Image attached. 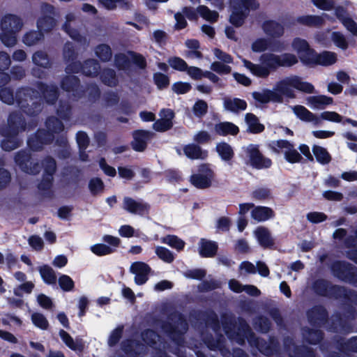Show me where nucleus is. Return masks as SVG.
<instances>
[{"label": "nucleus", "mask_w": 357, "mask_h": 357, "mask_svg": "<svg viewBox=\"0 0 357 357\" xmlns=\"http://www.w3.org/2000/svg\"><path fill=\"white\" fill-rule=\"evenodd\" d=\"M292 88L307 93H312L314 91V87L311 83L303 82L298 76L294 75L276 82L273 90L264 89L261 93L253 92L252 97L261 104H267L270 102L282 103L283 96L295 98L296 95Z\"/></svg>", "instance_id": "1"}, {"label": "nucleus", "mask_w": 357, "mask_h": 357, "mask_svg": "<svg viewBox=\"0 0 357 357\" xmlns=\"http://www.w3.org/2000/svg\"><path fill=\"white\" fill-rule=\"evenodd\" d=\"M260 64H255L249 60L243 59V66L255 76L267 78L271 72L279 68H290L298 62L297 56L291 53H283L280 55L273 53H264L259 56Z\"/></svg>", "instance_id": "2"}, {"label": "nucleus", "mask_w": 357, "mask_h": 357, "mask_svg": "<svg viewBox=\"0 0 357 357\" xmlns=\"http://www.w3.org/2000/svg\"><path fill=\"white\" fill-rule=\"evenodd\" d=\"M26 122L23 115L17 112L10 113L8 117V124L0 128V134L3 139L1 147L5 151H10L18 148L21 141L18 138L20 132L24 131Z\"/></svg>", "instance_id": "3"}, {"label": "nucleus", "mask_w": 357, "mask_h": 357, "mask_svg": "<svg viewBox=\"0 0 357 357\" xmlns=\"http://www.w3.org/2000/svg\"><path fill=\"white\" fill-rule=\"evenodd\" d=\"M15 102L22 112L29 116H38L43 107L38 91L29 86L17 89Z\"/></svg>", "instance_id": "4"}, {"label": "nucleus", "mask_w": 357, "mask_h": 357, "mask_svg": "<svg viewBox=\"0 0 357 357\" xmlns=\"http://www.w3.org/2000/svg\"><path fill=\"white\" fill-rule=\"evenodd\" d=\"M167 318L174 324L169 321H162L160 328L175 344L182 346L184 343V333L188 329L185 317L181 312L174 311Z\"/></svg>", "instance_id": "5"}, {"label": "nucleus", "mask_w": 357, "mask_h": 357, "mask_svg": "<svg viewBox=\"0 0 357 357\" xmlns=\"http://www.w3.org/2000/svg\"><path fill=\"white\" fill-rule=\"evenodd\" d=\"M312 288L315 294L334 299L350 298L357 299V292L354 290L347 289L346 287L333 284L328 280L323 278L315 280L312 284Z\"/></svg>", "instance_id": "6"}, {"label": "nucleus", "mask_w": 357, "mask_h": 357, "mask_svg": "<svg viewBox=\"0 0 357 357\" xmlns=\"http://www.w3.org/2000/svg\"><path fill=\"white\" fill-rule=\"evenodd\" d=\"M231 14L229 22L235 27L242 26L251 10L259 8L257 0H229Z\"/></svg>", "instance_id": "7"}, {"label": "nucleus", "mask_w": 357, "mask_h": 357, "mask_svg": "<svg viewBox=\"0 0 357 357\" xmlns=\"http://www.w3.org/2000/svg\"><path fill=\"white\" fill-rule=\"evenodd\" d=\"M23 26L22 19L14 14L5 15L0 23L1 33L0 39L6 47H13L17 43V33Z\"/></svg>", "instance_id": "8"}, {"label": "nucleus", "mask_w": 357, "mask_h": 357, "mask_svg": "<svg viewBox=\"0 0 357 357\" xmlns=\"http://www.w3.org/2000/svg\"><path fill=\"white\" fill-rule=\"evenodd\" d=\"M332 275L339 280L357 287V267L344 260H335L330 265Z\"/></svg>", "instance_id": "9"}, {"label": "nucleus", "mask_w": 357, "mask_h": 357, "mask_svg": "<svg viewBox=\"0 0 357 357\" xmlns=\"http://www.w3.org/2000/svg\"><path fill=\"white\" fill-rule=\"evenodd\" d=\"M248 159L247 164L256 169H269L273 165L271 158L265 156L259 149L258 144H250L245 150Z\"/></svg>", "instance_id": "10"}, {"label": "nucleus", "mask_w": 357, "mask_h": 357, "mask_svg": "<svg viewBox=\"0 0 357 357\" xmlns=\"http://www.w3.org/2000/svg\"><path fill=\"white\" fill-rule=\"evenodd\" d=\"M60 87L75 100L81 99L86 93V89L81 84L80 79L74 75L63 77L60 82Z\"/></svg>", "instance_id": "11"}, {"label": "nucleus", "mask_w": 357, "mask_h": 357, "mask_svg": "<svg viewBox=\"0 0 357 357\" xmlns=\"http://www.w3.org/2000/svg\"><path fill=\"white\" fill-rule=\"evenodd\" d=\"M214 176L215 173L210 165L203 163L198 166L197 173L190 176V182L197 189H206L211 186Z\"/></svg>", "instance_id": "12"}, {"label": "nucleus", "mask_w": 357, "mask_h": 357, "mask_svg": "<svg viewBox=\"0 0 357 357\" xmlns=\"http://www.w3.org/2000/svg\"><path fill=\"white\" fill-rule=\"evenodd\" d=\"M14 160L20 169L26 174L37 175L40 172V165L38 162L33 160L31 153L27 150L22 149L17 151Z\"/></svg>", "instance_id": "13"}, {"label": "nucleus", "mask_w": 357, "mask_h": 357, "mask_svg": "<svg viewBox=\"0 0 357 357\" xmlns=\"http://www.w3.org/2000/svg\"><path fill=\"white\" fill-rule=\"evenodd\" d=\"M54 135L44 128H38L27 140L28 147L33 151H41L45 145L52 143Z\"/></svg>", "instance_id": "14"}, {"label": "nucleus", "mask_w": 357, "mask_h": 357, "mask_svg": "<svg viewBox=\"0 0 357 357\" xmlns=\"http://www.w3.org/2000/svg\"><path fill=\"white\" fill-rule=\"evenodd\" d=\"M309 324L314 328L324 326L329 321V314L322 305H315L306 312Z\"/></svg>", "instance_id": "15"}, {"label": "nucleus", "mask_w": 357, "mask_h": 357, "mask_svg": "<svg viewBox=\"0 0 357 357\" xmlns=\"http://www.w3.org/2000/svg\"><path fill=\"white\" fill-rule=\"evenodd\" d=\"M122 208L133 215L144 216L149 214L151 205L143 199L136 200L130 197H124Z\"/></svg>", "instance_id": "16"}, {"label": "nucleus", "mask_w": 357, "mask_h": 357, "mask_svg": "<svg viewBox=\"0 0 357 357\" xmlns=\"http://www.w3.org/2000/svg\"><path fill=\"white\" fill-rule=\"evenodd\" d=\"M327 329L333 333L340 332L348 334L353 331V326L348 317H346L341 312H336L332 315L331 323Z\"/></svg>", "instance_id": "17"}, {"label": "nucleus", "mask_w": 357, "mask_h": 357, "mask_svg": "<svg viewBox=\"0 0 357 357\" xmlns=\"http://www.w3.org/2000/svg\"><path fill=\"white\" fill-rule=\"evenodd\" d=\"M245 323L247 322L244 319H241L239 322L238 331H236V324L234 322L231 321H225L222 322L223 331L227 337L231 340H234L239 345L241 346L245 344L247 336V333L241 329V326L245 324Z\"/></svg>", "instance_id": "18"}, {"label": "nucleus", "mask_w": 357, "mask_h": 357, "mask_svg": "<svg viewBox=\"0 0 357 357\" xmlns=\"http://www.w3.org/2000/svg\"><path fill=\"white\" fill-rule=\"evenodd\" d=\"M153 133L146 130H136L132 132L133 140L130 144L132 149L137 152H143L147 148L148 142L151 139Z\"/></svg>", "instance_id": "19"}, {"label": "nucleus", "mask_w": 357, "mask_h": 357, "mask_svg": "<svg viewBox=\"0 0 357 357\" xmlns=\"http://www.w3.org/2000/svg\"><path fill=\"white\" fill-rule=\"evenodd\" d=\"M36 86L47 104L53 105L57 102L59 96V90L56 85H49L43 82H38Z\"/></svg>", "instance_id": "20"}, {"label": "nucleus", "mask_w": 357, "mask_h": 357, "mask_svg": "<svg viewBox=\"0 0 357 357\" xmlns=\"http://www.w3.org/2000/svg\"><path fill=\"white\" fill-rule=\"evenodd\" d=\"M269 47L273 51H282L284 49L283 43L279 40L272 41L271 39L259 38L256 39L251 45L254 52H264Z\"/></svg>", "instance_id": "21"}, {"label": "nucleus", "mask_w": 357, "mask_h": 357, "mask_svg": "<svg viewBox=\"0 0 357 357\" xmlns=\"http://www.w3.org/2000/svg\"><path fill=\"white\" fill-rule=\"evenodd\" d=\"M259 245L264 249H275V240L272 237L269 229L264 226H259L254 231Z\"/></svg>", "instance_id": "22"}, {"label": "nucleus", "mask_w": 357, "mask_h": 357, "mask_svg": "<svg viewBox=\"0 0 357 357\" xmlns=\"http://www.w3.org/2000/svg\"><path fill=\"white\" fill-rule=\"evenodd\" d=\"M256 349L263 355L271 356L279 351L280 344L273 336L270 337L268 341L261 338L257 344Z\"/></svg>", "instance_id": "23"}, {"label": "nucleus", "mask_w": 357, "mask_h": 357, "mask_svg": "<svg viewBox=\"0 0 357 357\" xmlns=\"http://www.w3.org/2000/svg\"><path fill=\"white\" fill-rule=\"evenodd\" d=\"M161 114L165 116L155 121L153 128L157 132H166L173 127L172 119L174 117V112L171 109H163Z\"/></svg>", "instance_id": "24"}, {"label": "nucleus", "mask_w": 357, "mask_h": 357, "mask_svg": "<svg viewBox=\"0 0 357 357\" xmlns=\"http://www.w3.org/2000/svg\"><path fill=\"white\" fill-rule=\"evenodd\" d=\"M218 243L206 238H201L199 242V254L203 258L214 257L218 252Z\"/></svg>", "instance_id": "25"}, {"label": "nucleus", "mask_w": 357, "mask_h": 357, "mask_svg": "<svg viewBox=\"0 0 357 357\" xmlns=\"http://www.w3.org/2000/svg\"><path fill=\"white\" fill-rule=\"evenodd\" d=\"M333 342L340 352L357 353V336H353L347 340L342 337L335 336Z\"/></svg>", "instance_id": "26"}, {"label": "nucleus", "mask_w": 357, "mask_h": 357, "mask_svg": "<svg viewBox=\"0 0 357 357\" xmlns=\"http://www.w3.org/2000/svg\"><path fill=\"white\" fill-rule=\"evenodd\" d=\"M261 27L264 32L267 36L273 38H280L284 33V26L280 23L273 20H265Z\"/></svg>", "instance_id": "27"}, {"label": "nucleus", "mask_w": 357, "mask_h": 357, "mask_svg": "<svg viewBox=\"0 0 357 357\" xmlns=\"http://www.w3.org/2000/svg\"><path fill=\"white\" fill-rule=\"evenodd\" d=\"M275 211L270 207L255 206L251 211V218L257 222H266L275 217Z\"/></svg>", "instance_id": "28"}, {"label": "nucleus", "mask_w": 357, "mask_h": 357, "mask_svg": "<svg viewBox=\"0 0 357 357\" xmlns=\"http://www.w3.org/2000/svg\"><path fill=\"white\" fill-rule=\"evenodd\" d=\"M184 155L190 160L205 159L208 155L207 151L203 150L202 147L195 143L188 144L183 147Z\"/></svg>", "instance_id": "29"}, {"label": "nucleus", "mask_w": 357, "mask_h": 357, "mask_svg": "<svg viewBox=\"0 0 357 357\" xmlns=\"http://www.w3.org/2000/svg\"><path fill=\"white\" fill-rule=\"evenodd\" d=\"M303 340L309 344L316 345L320 343L324 337V333L322 331L316 328H310L308 327L303 328Z\"/></svg>", "instance_id": "30"}, {"label": "nucleus", "mask_w": 357, "mask_h": 357, "mask_svg": "<svg viewBox=\"0 0 357 357\" xmlns=\"http://www.w3.org/2000/svg\"><path fill=\"white\" fill-rule=\"evenodd\" d=\"M292 109L295 115L300 120L305 122H314L316 125L320 123V119L304 106L295 105L292 107Z\"/></svg>", "instance_id": "31"}, {"label": "nucleus", "mask_w": 357, "mask_h": 357, "mask_svg": "<svg viewBox=\"0 0 357 357\" xmlns=\"http://www.w3.org/2000/svg\"><path fill=\"white\" fill-rule=\"evenodd\" d=\"M217 135L220 136H236L239 133L238 127L229 121H224L216 123L214 127Z\"/></svg>", "instance_id": "32"}, {"label": "nucleus", "mask_w": 357, "mask_h": 357, "mask_svg": "<svg viewBox=\"0 0 357 357\" xmlns=\"http://www.w3.org/2000/svg\"><path fill=\"white\" fill-rule=\"evenodd\" d=\"M323 22V18L319 15H303L296 18H292L289 23L291 25H295L298 23L307 26H319Z\"/></svg>", "instance_id": "33"}, {"label": "nucleus", "mask_w": 357, "mask_h": 357, "mask_svg": "<svg viewBox=\"0 0 357 357\" xmlns=\"http://www.w3.org/2000/svg\"><path fill=\"white\" fill-rule=\"evenodd\" d=\"M224 108L233 113H238L244 111L248 107L246 101L238 98H225L223 102Z\"/></svg>", "instance_id": "34"}, {"label": "nucleus", "mask_w": 357, "mask_h": 357, "mask_svg": "<svg viewBox=\"0 0 357 357\" xmlns=\"http://www.w3.org/2000/svg\"><path fill=\"white\" fill-rule=\"evenodd\" d=\"M198 315L204 321L206 326L211 327L214 331L220 329L219 319L214 311H200Z\"/></svg>", "instance_id": "35"}, {"label": "nucleus", "mask_w": 357, "mask_h": 357, "mask_svg": "<svg viewBox=\"0 0 357 357\" xmlns=\"http://www.w3.org/2000/svg\"><path fill=\"white\" fill-rule=\"evenodd\" d=\"M100 70L99 62L94 59H86L82 63V73L87 77H94L98 75Z\"/></svg>", "instance_id": "36"}, {"label": "nucleus", "mask_w": 357, "mask_h": 357, "mask_svg": "<svg viewBox=\"0 0 357 357\" xmlns=\"http://www.w3.org/2000/svg\"><path fill=\"white\" fill-rule=\"evenodd\" d=\"M245 121L248 126V132L252 134L262 132L265 126L261 124L257 116L252 113H247L245 116Z\"/></svg>", "instance_id": "37"}, {"label": "nucleus", "mask_w": 357, "mask_h": 357, "mask_svg": "<svg viewBox=\"0 0 357 357\" xmlns=\"http://www.w3.org/2000/svg\"><path fill=\"white\" fill-rule=\"evenodd\" d=\"M100 79L107 86L115 87L119 84L116 71L112 68H104L100 74Z\"/></svg>", "instance_id": "38"}, {"label": "nucleus", "mask_w": 357, "mask_h": 357, "mask_svg": "<svg viewBox=\"0 0 357 357\" xmlns=\"http://www.w3.org/2000/svg\"><path fill=\"white\" fill-rule=\"evenodd\" d=\"M54 177L43 175L40 182L37 185L38 189L43 192V196L47 198H52L54 192L52 190Z\"/></svg>", "instance_id": "39"}, {"label": "nucleus", "mask_w": 357, "mask_h": 357, "mask_svg": "<svg viewBox=\"0 0 357 357\" xmlns=\"http://www.w3.org/2000/svg\"><path fill=\"white\" fill-rule=\"evenodd\" d=\"M337 61V55L335 53L324 51L317 54L314 66H328L334 64Z\"/></svg>", "instance_id": "40"}, {"label": "nucleus", "mask_w": 357, "mask_h": 357, "mask_svg": "<svg viewBox=\"0 0 357 357\" xmlns=\"http://www.w3.org/2000/svg\"><path fill=\"white\" fill-rule=\"evenodd\" d=\"M56 114L59 119L64 121H69L73 114V107L69 101L60 100L56 110Z\"/></svg>", "instance_id": "41"}, {"label": "nucleus", "mask_w": 357, "mask_h": 357, "mask_svg": "<svg viewBox=\"0 0 357 357\" xmlns=\"http://www.w3.org/2000/svg\"><path fill=\"white\" fill-rule=\"evenodd\" d=\"M102 6L108 10H113L119 6L123 10H130L132 3L129 0H98Z\"/></svg>", "instance_id": "42"}, {"label": "nucleus", "mask_w": 357, "mask_h": 357, "mask_svg": "<svg viewBox=\"0 0 357 357\" xmlns=\"http://www.w3.org/2000/svg\"><path fill=\"white\" fill-rule=\"evenodd\" d=\"M308 101L314 108L324 109L326 106L333 103V98L325 95H318L310 97Z\"/></svg>", "instance_id": "43"}, {"label": "nucleus", "mask_w": 357, "mask_h": 357, "mask_svg": "<svg viewBox=\"0 0 357 357\" xmlns=\"http://www.w3.org/2000/svg\"><path fill=\"white\" fill-rule=\"evenodd\" d=\"M215 150L220 158L224 161H229L234 156L232 147L227 142H222L216 145Z\"/></svg>", "instance_id": "44"}, {"label": "nucleus", "mask_w": 357, "mask_h": 357, "mask_svg": "<svg viewBox=\"0 0 357 357\" xmlns=\"http://www.w3.org/2000/svg\"><path fill=\"white\" fill-rule=\"evenodd\" d=\"M45 126L50 132L59 134L64 130V125L59 117L50 116L45 121Z\"/></svg>", "instance_id": "45"}, {"label": "nucleus", "mask_w": 357, "mask_h": 357, "mask_svg": "<svg viewBox=\"0 0 357 357\" xmlns=\"http://www.w3.org/2000/svg\"><path fill=\"white\" fill-rule=\"evenodd\" d=\"M95 54L102 62H108L112 57V52L110 46L102 43L95 47Z\"/></svg>", "instance_id": "46"}, {"label": "nucleus", "mask_w": 357, "mask_h": 357, "mask_svg": "<svg viewBox=\"0 0 357 357\" xmlns=\"http://www.w3.org/2000/svg\"><path fill=\"white\" fill-rule=\"evenodd\" d=\"M255 328L261 333H267L271 328L270 319L264 315H259L253 320Z\"/></svg>", "instance_id": "47"}, {"label": "nucleus", "mask_w": 357, "mask_h": 357, "mask_svg": "<svg viewBox=\"0 0 357 357\" xmlns=\"http://www.w3.org/2000/svg\"><path fill=\"white\" fill-rule=\"evenodd\" d=\"M55 25L56 20L50 15H43L37 20V27L43 33L51 31Z\"/></svg>", "instance_id": "48"}, {"label": "nucleus", "mask_w": 357, "mask_h": 357, "mask_svg": "<svg viewBox=\"0 0 357 357\" xmlns=\"http://www.w3.org/2000/svg\"><path fill=\"white\" fill-rule=\"evenodd\" d=\"M312 152L318 162L321 165L328 164L331 161V156L328 151L320 146L314 145L312 147Z\"/></svg>", "instance_id": "49"}, {"label": "nucleus", "mask_w": 357, "mask_h": 357, "mask_svg": "<svg viewBox=\"0 0 357 357\" xmlns=\"http://www.w3.org/2000/svg\"><path fill=\"white\" fill-rule=\"evenodd\" d=\"M39 272L44 282L47 284H54L56 282V276L54 270L48 265H44L39 269Z\"/></svg>", "instance_id": "50"}, {"label": "nucleus", "mask_w": 357, "mask_h": 357, "mask_svg": "<svg viewBox=\"0 0 357 357\" xmlns=\"http://www.w3.org/2000/svg\"><path fill=\"white\" fill-rule=\"evenodd\" d=\"M158 337V333L151 328L144 329L141 333L142 341L150 347H154L156 345Z\"/></svg>", "instance_id": "51"}, {"label": "nucleus", "mask_w": 357, "mask_h": 357, "mask_svg": "<svg viewBox=\"0 0 357 357\" xmlns=\"http://www.w3.org/2000/svg\"><path fill=\"white\" fill-rule=\"evenodd\" d=\"M32 60L35 65L44 68H49L52 65L48 55L43 51L36 52L33 54Z\"/></svg>", "instance_id": "52"}, {"label": "nucleus", "mask_w": 357, "mask_h": 357, "mask_svg": "<svg viewBox=\"0 0 357 357\" xmlns=\"http://www.w3.org/2000/svg\"><path fill=\"white\" fill-rule=\"evenodd\" d=\"M44 38L43 33L38 29V31H30L24 34L23 36V43L28 45L32 46L39 42Z\"/></svg>", "instance_id": "53"}, {"label": "nucleus", "mask_w": 357, "mask_h": 357, "mask_svg": "<svg viewBox=\"0 0 357 357\" xmlns=\"http://www.w3.org/2000/svg\"><path fill=\"white\" fill-rule=\"evenodd\" d=\"M42 165L44 169L43 175L53 176L56 171L55 159L50 155H47L43 160Z\"/></svg>", "instance_id": "54"}, {"label": "nucleus", "mask_w": 357, "mask_h": 357, "mask_svg": "<svg viewBox=\"0 0 357 357\" xmlns=\"http://www.w3.org/2000/svg\"><path fill=\"white\" fill-rule=\"evenodd\" d=\"M153 80L154 84L159 90H163L167 88L170 84L169 77L162 73L157 72L153 75Z\"/></svg>", "instance_id": "55"}, {"label": "nucleus", "mask_w": 357, "mask_h": 357, "mask_svg": "<svg viewBox=\"0 0 357 357\" xmlns=\"http://www.w3.org/2000/svg\"><path fill=\"white\" fill-rule=\"evenodd\" d=\"M317 54L315 50L310 47L299 54V59L304 65L313 66H314Z\"/></svg>", "instance_id": "56"}, {"label": "nucleus", "mask_w": 357, "mask_h": 357, "mask_svg": "<svg viewBox=\"0 0 357 357\" xmlns=\"http://www.w3.org/2000/svg\"><path fill=\"white\" fill-rule=\"evenodd\" d=\"M90 250L94 255L98 257L110 255L116 251L115 248L104 243H96L93 245L91 246Z\"/></svg>", "instance_id": "57"}, {"label": "nucleus", "mask_w": 357, "mask_h": 357, "mask_svg": "<svg viewBox=\"0 0 357 357\" xmlns=\"http://www.w3.org/2000/svg\"><path fill=\"white\" fill-rule=\"evenodd\" d=\"M89 189L92 195L96 196L105 189V184L99 177H94L89 180Z\"/></svg>", "instance_id": "58"}, {"label": "nucleus", "mask_w": 357, "mask_h": 357, "mask_svg": "<svg viewBox=\"0 0 357 357\" xmlns=\"http://www.w3.org/2000/svg\"><path fill=\"white\" fill-rule=\"evenodd\" d=\"M59 335H60L61 340L66 344V345L70 349H72L73 351H75L77 349L82 350V349H83L82 344L81 343L79 344H75L73 338L70 336V335L68 333H67L64 330H62V329L60 330Z\"/></svg>", "instance_id": "59"}, {"label": "nucleus", "mask_w": 357, "mask_h": 357, "mask_svg": "<svg viewBox=\"0 0 357 357\" xmlns=\"http://www.w3.org/2000/svg\"><path fill=\"white\" fill-rule=\"evenodd\" d=\"M155 254L163 261L170 264L174 261L175 257L172 252L162 246H158L155 248Z\"/></svg>", "instance_id": "60"}, {"label": "nucleus", "mask_w": 357, "mask_h": 357, "mask_svg": "<svg viewBox=\"0 0 357 357\" xmlns=\"http://www.w3.org/2000/svg\"><path fill=\"white\" fill-rule=\"evenodd\" d=\"M251 197L255 200H267L271 198V191L268 188H257L252 192Z\"/></svg>", "instance_id": "61"}, {"label": "nucleus", "mask_w": 357, "mask_h": 357, "mask_svg": "<svg viewBox=\"0 0 357 357\" xmlns=\"http://www.w3.org/2000/svg\"><path fill=\"white\" fill-rule=\"evenodd\" d=\"M0 100L8 105H13L15 101V94L14 95L13 90L10 87L1 88Z\"/></svg>", "instance_id": "62"}, {"label": "nucleus", "mask_w": 357, "mask_h": 357, "mask_svg": "<svg viewBox=\"0 0 357 357\" xmlns=\"http://www.w3.org/2000/svg\"><path fill=\"white\" fill-rule=\"evenodd\" d=\"M169 65L174 69L180 72H185L188 68V63L178 56H172L168 59Z\"/></svg>", "instance_id": "63"}, {"label": "nucleus", "mask_w": 357, "mask_h": 357, "mask_svg": "<svg viewBox=\"0 0 357 357\" xmlns=\"http://www.w3.org/2000/svg\"><path fill=\"white\" fill-rule=\"evenodd\" d=\"M163 242L178 251L183 250L185 247V242L175 235H168L164 238Z\"/></svg>", "instance_id": "64"}]
</instances>
